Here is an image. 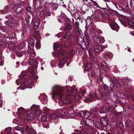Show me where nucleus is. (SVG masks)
Instances as JSON below:
<instances>
[{
  "instance_id": "obj_1",
  "label": "nucleus",
  "mask_w": 134,
  "mask_h": 134,
  "mask_svg": "<svg viewBox=\"0 0 134 134\" xmlns=\"http://www.w3.org/2000/svg\"><path fill=\"white\" fill-rule=\"evenodd\" d=\"M77 91L76 86L73 85L71 88L69 86L62 87L58 85L54 86L52 88V98L54 103H58L62 106L63 104H67L71 102L72 92L76 93Z\"/></svg>"
},
{
  "instance_id": "obj_2",
  "label": "nucleus",
  "mask_w": 134,
  "mask_h": 134,
  "mask_svg": "<svg viewBox=\"0 0 134 134\" xmlns=\"http://www.w3.org/2000/svg\"><path fill=\"white\" fill-rule=\"evenodd\" d=\"M75 103H73L70 106L58 109L56 111L55 113H53V111L49 115L50 118L52 120L59 117L63 118L65 116L73 118L76 115L74 110L75 106Z\"/></svg>"
},
{
  "instance_id": "obj_3",
  "label": "nucleus",
  "mask_w": 134,
  "mask_h": 134,
  "mask_svg": "<svg viewBox=\"0 0 134 134\" xmlns=\"http://www.w3.org/2000/svg\"><path fill=\"white\" fill-rule=\"evenodd\" d=\"M77 41L80 46L78 50V54L81 55L84 51L83 48L86 47L88 51L90 60L92 62H94L96 55L94 52L92 51V49L90 45L91 42L88 38L86 37V39L84 41L82 38L79 37L77 39Z\"/></svg>"
},
{
  "instance_id": "obj_4",
  "label": "nucleus",
  "mask_w": 134,
  "mask_h": 134,
  "mask_svg": "<svg viewBox=\"0 0 134 134\" xmlns=\"http://www.w3.org/2000/svg\"><path fill=\"white\" fill-rule=\"evenodd\" d=\"M21 4H16L14 5H9L5 7L3 9L0 10V14H5L7 13L8 12L11 11L13 9H15L16 13L17 14H21L23 11V9L21 7V5H23L24 3L23 1H21Z\"/></svg>"
},
{
  "instance_id": "obj_5",
  "label": "nucleus",
  "mask_w": 134,
  "mask_h": 134,
  "mask_svg": "<svg viewBox=\"0 0 134 134\" xmlns=\"http://www.w3.org/2000/svg\"><path fill=\"white\" fill-rule=\"evenodd\" d=\"M27 77V76L26 73H24L22 74L21 79H18L16 80L15 82L17 85L18 86L20 84V85L19 88H18V89H21L22 90H23L26 88H24L25 86V82L24 80Z\"/></svg>"
},
{
  "instance_id": "obj_6",
  "label": "nucleus",
  "mask_w": 134,
  "mask_h": 134,
  "mask_svg": "<svg viewBox=\"0 0 134 134\" xmlns=\"http://www.w3.org/2000/svg\"><path fill=\"white\" fill-rule=\"evenodd\" d=\"M36 55L34 49L33 48L31 47L30 46L28 45V49L27 51V53L25 54V58L27 60H30L31 57H35Z\"/></svg>"
},
{
  "instance_id": "obj_7",
  "label": "nucleus",
  "mask_w": 134,
  "mask_h": 134,
  "mask_svg": "<svg viewBox=\"0 0 134 134\" xmlns=\"http://www.w3.org/2000/svg\"><path fill=\"white\" fill-rule=\"evenodd\" d=\"M119 104H120L123 107V111L127 113H128L130 109L134 110V104H133L121 103V102H119Z\"/></svg>"
},
{
  "instance_id": "obj_8",
  "label": "nucleus",
  "mask_w": 134,
  "mask_h": 134,
  "mask_svg": "<svg viewBox=\"0 0 134 134\" xmlns=\"http://www.w3.org/2000/svg\"><path fill=\"white\" fill-rule=\"evenodd\" d=\"M120 80H117L113 77L110 78V82H111L110 85V87L111 88L113 87H114L115 86H116L121 88H122L124 86V84L122 82H120Z\"/></svg>"
},
{
  "instance_id": "obj_9",
  "label": "nucleus",
  "mask_w": 134,
  "mask_h": 134,
  "mask_svg": "<svg viewBox=\"0 0 134 134\" xmlns=\"http://www.w3.org/2000/svg\"><path fill=\"white\" fill-rule=\"evenodd\" d=\"M25 127V128L23 131V134H36V131L31 127L30 124H26Z\"/></svg>"
},
{
  "instance_id": "obj_10",
  "label": "nucleus",
  "mask_w": 134,
  "mask_h": 134,
  "mask_svg": "<svg viewBox=\"0 0 134 134\" xmlns=\"http://www.w3.org/2000/svg\"><path fill=\"white\" fill-rule=\"evenodd\" d=\"M83 64L86 65L85 69L87 71H90L92 68L91 64L90 63L88 58L86 57L84 58L83 60Z\"/></svg>"
},
{
  "instance_id": "obj_11",
  "label": "nucleus",
  "mask_w": 134,
  "mask_h": 134,
  "mask_svg": "<svg viewBox=\"0 0 134 134\" xmlns=\"http://www.w3.org/2000/svg\"><path fill=\"white\" fill-rule=\"evenodd\" d=\"M30 110L34 112L37 116H39L41 113L40 110L36 105L35 104L33 105L31 107Z\"/></svg>"
},
{
  "instance_id": "obj_12",
  "label": "nucleus",
  "mask_w": 134,
  "mask_h": 134,
  "mask_svg": "<svg viewBox=\"0 0 134 134\" xmlns=\"http://www.w3.org/2000/svg\"><path fill=\"white\" fill-rule=\"evenodd\" d=\"M113 54L110 52L104 53L103 54V57L105 60L110 59L113 57Z\"/></svg>"
},
{
  "instance_id": "obj_13",
  "label": "nucleus",
  "mask_w": 134,
  "mask_h": 134,
  "mask_svg": "<svg viewBox=\"0 0 134 134\" xmlns=\"http://www.w3.org/2000/svg\"><path fill=\"white\" fill-rule=\"evenodd\" d=\"M85 4H87V3L89 5H92L93 6H95L97 7H98L99 5L97 3L93 0H82Z\"/></svg>"
},
{
  "instance_id": "obj_14",
  "label": "nucleus",
  "mask_w": 134,
  "mask_h": 134,
  "mask_svg": "<svg viewBox=\"0 0 134 134\" xmlns=\"http://www.w3.org/2000/svg\"><path fill=\"white\" fill-rule=\"evenodd\" d=\"M13 34H8L7 36H4L3 38V41L7 42L11 41L13 38Z\"/></svg>"
},
{
  "instance_id": "obj_15",
  "label": "nucleus",
  "mask_w": 134,
  "mask_h": 134,
  "mask_svg": "<svg viewBox=\"0 0 134 134\" xmlns=\"http://www.w3.org/2000/svg\"><path fill=\"white\" fill-rule=\"evenodd\" d=\"M39 98L41 102L45 104H47V96L44 94H40L39 96Z\"/></svg>"
},
{
  "instance_id": "obj_16",
  "label": "nucleus",
  "mask_w": 134,
  "mask_h": 134,
  "mask_svg": "<svg viewBox=\"0 0 134 134\" xmlns=\"http://www.w3.org/2000/svg\"><path fill=\"white\" fill-rule=\"evenodd\" d=\"M101 68L103 70L106 72L109 70L110 67L107 64L104 62H102L101 63Z\"/></svg>"
},
{
  "instance_id": "obj_17",
  "label": "nucleus",
  "mask_w": 134,
  "mask_h": 134,
  "mask_svg": "<svg viewBox=\"0 0 134 134\" xmlns=\"http://www.w3.org/2000/svg\"><path fill=\"white\" fill-rule=\"evenodd\" d=\"M45 115H44V116H42L41 118V119L42 121H44L42 125L43 126L44 128L47 129L49 128V126L48 123L46 122L47 119Z\"/></svg>"
},
{
  "instance_id": "obj_18",
  "label": "nucleus",
  "mask_w": 134,
  "mask_h": 134,
  "mask_svg": "<svg viewBox=\"0 0 134 134\" xmlns=\"http://www.w3.org/2000/svg\"><path fill=\"white\" fill-rule=\"evenodd\" d=\"M79 115L82 118H87L90 115L88 112L86 110L81 111L79 113Z\"/></svg>"
},
{
  "instance_id": "obj_19",
  "label": "nucleus",
  "mask_w": 134,
  "mask_h": 134,
  "mask_svg": "<svg viewBox=\"0 0 134 134\" xmlns=\"http://www.w3.org/2000/svg\"><path fill=\"white\" fill-rule=\"evenodd\" d=\"M110 26L111 29L114 30L118 32L119 29V27L115 22H112L110 24Z\"/></svg>"
},
{
  "instance_id": "obj_20",
  "label": "nucleus",
  "mask_w": 134,
  "mask_h": 134,
  "mask_svg": "<svg viewBox=\"0 0 134 134\" xmlns=\"http://www.w3.org/2000/svg\"><path fill=\"white\" fill-rule=\"evenodd\" d=\"M93 41L96 43L99 44L100 43L101 39L98 34L95 35L92 37Z\"/></svg>"
},
{
  "instance_id": "obj_21",
  "label": "nucleus",
  "mask_w": 134,
  "mask_h": 134,
  "mask_svg": "<svg viewBox=\"0 0 134 134\" xmlns=\"http://www.w3.org/2000/svg\"><path fill=\"white\" fill-rule=\"evenodd\" d=\"M67 58V57H66L64 58L61 60L58 63V65L59 68H62L63 65L65 64L66 62Z\"/></svg>"
},
{
  "instance_id": "obj_22",
  "label": "nucleus",
  "mask_w": 134,
  "mask_h": 134,
  "mask_svg": "<svg viewBox=\"0 0 134 134\" xmlns=\"http://www.w3.org/2000/svg\"><path fill=\"white\" fill-rule=\"evenodd\" d=\"M74 32L77 34V35H82L83 36V35H84L86 37V38L87 37L86 35V34H83L82 30H81L79 27H75V29L74 30Z\"/></svg>"
},
{
  "instance_id": "obj_23",
  "label": "nucleus",
  "mask_w": 134,
  "mask_h": 134,
  "mask_svg": "<svg viewBox=\"0 0 134 134\" xmlns=\"http://www.w3.org/2000/svg\"><path fill=\"white\" fill-rule=\"evenodd\" d=\"M5 18L8 19H10L13 20H17L18 18L13 15L12 12L10 13V14L7 16H5Z\"/></svg>"
},
{
  "instance_id": "obj_24",
  "label": "nucleus",
  "mask_w": 134,
  "mask_h": 134,
  "mask_svg": "<svg viewBox=\"0 0 134 134\" xmlns=\"http://www.w3.org/2000/svg\"><path fill=\"white\" fill-rule=\"evenodd\" d=\"M100 123L102 126H104L108 123V119L105 117H104L100 119Z\"/></svg>"
},
{
  "instance_id": "obj_25",
  "label": "nucleus",
  "mask_w": 134,
  "mask_h": 134,
  "mask_svg": "<svg viewBox=\"0 0 134 134\" xmlns=\"http://www.w3.org/2000/svg\"><path fill=\"white\" fill-rule=\"evenodd\" d=\"M62 46V44L61 43L57 42L53 44V47L54 49H57L59 50L58 49L61 48Z\"/></svg>"
},
{
  "instance_id": "obj_26",
  "label": "nucleus",
  "mask_w": 134,
  "mask_h": 134,
  "mask_svg": "<svg viewBox=\"0 0 134 134\" xmlns=\"http://www.w3.org/2000/svg\"><path fill=\"white\" fill-rule=\"evenodd\" d=\"M25 112V110L22 107H21L18 109V114H19V115L20 117H21L22 114Z\"/></svg>"
},
{
  "instance_id": "obj_27",
  "label": "nucleus",
  "mask_w": 134,
  "mask_h": 134,
  "mask_svg": "<svg viewBox=\"0 0 134 134\" xmlns=\"http://www.w3.org/2000/svg\"><path fill=\"white\" fill-rule=\"evenodd\" d=\"M81 126L80 127H82L83 129H85L88 127L86 120H82L80 122Z\"/></svg>"
},
{
  "instance_id": "obj_28",
  "label": "nucleus",
  "mask_w": 134,
  "mask_h": 134,
  "mask_svg": "<svg viewBox=\"0 0 134 134\" xmlns=\"http://www.w3.org/2000/svg\"><path fill=\"white\" fill-rule=\"evenodd\" d=\"M94 48L95 52L97 53H100L102 50V47L99 45L95 46Z\"/></svg>"
},
{
  "instance_id": "obj_29",
  "label": "nucleus",
  "mask_w": 134,
  "mask_h": 134,
  "mask_svg": "<svg viewBox=\"0 0 134 134\" xmlns=\"http://www.w3.org/2000/svg\"><path fill=\"white\" fill-rule=\"evenodd\" d=\"M65 51L62 50L59 51L58 53H55L53 55L54 57H58L59 55H65Z\"/></svg>"
},
{
  "instance_id": "obj_30",
  "label": "nucleus",
  "mask_w": 134,
  "mask_h": 134,
  "mask_svg": "<svg viewBox=\"0 0 134 134\" xmlns=\"http://www.w3.org/2000/svg\"><path fill=\"white\" fill-rule=\"evenodd\" d=\"M28 119L30 120H32L35 118V115L33 113L27 114V115Z\"/></svg>"
},
{
  "instance_id": "obj_31",
  "label": "nucleus",
  "mask_w": 134,
  "mask_h": 134,
  "mask_svg": "<svg viewBox=\"0 0 134 134\" xmlns=\"http://www.w3.org/2000/svg\"><path fill=\"white\" fill-rule=\"evenodd\" d=\"M125 125L127 127H131L132 126V122L129 119H127L125 122Z\"/></svg>"
},
{
  "instance_id": "obj_32",
  "label": "nucleus",
  "mask_w": 134,
  "mask_h": 134,
  "mask_svg": "<svg viewBox=\"0 0 134 134\" xmlns=\"http://www.w3.org/2000/svg\"><path fill=\"white\" fill-rule=\"evenodd\" d=\"M53 110H50L47 108H45L43 109V113L45 115H49L51 113H52Z\"/></svg>"
},
{
  "instance_id": "obj_33",
  "label": "nucleus",
  "mask_w": 134,
  "mask_h": 134,
  "mask_svg": "<svg viewBox=\"0 0 134 134\" xmlns=\"http://www.w3.org/2000/svg\"><path fill=\"white\" fill-rule=\"evenodd\" d=\"M5 24L6 25H8L12 28H13L14 27V26L13 22L10 20L5 21Z\"/></svg>"
},
{
  "instance_id": "obj_34",
  "label": "nucleus",
  "mask_w": 134,
  "mask_h": 134,
  "mask_svg": "<svg viewBox=\"0 0 134 134\" xmlns=\"http://www.w3.org/2000/svg\"><path fill=\"white\" fill-rule=\"evenodd\" d=\"M5 24L6 25H8L12 28H13L14 27V26L13 22L10 20L5 21Z\"/></svg>"
},
{
  "instance_id": "obj_35",
  "label": "nucleus",
  "mask_w": 134,
  "mask_h": 134,
  "mask_svg": "<svg viewBox=\"0 0 134 134\" xmlns=\"http://www.w3.org/2000/svg\"><path fill=\"white\" fill-rule=\"evenodd\" d=\"M89 99L90 101H92L93 99H94L97 98V96L96 93H92L89 96Z\"/></svg>"
},
{
  "instance_id": "obj_36",
  "label": "nucleus",
  "mask_w": 134,
  "mask_h": 134,
  "mask_svg": "<svg viewBox=\"0 0 134 134\" xmlns=\"http://www.w3.org/2000/svg\"><path fill=\"white\" fill-rule=\"evenodd\" d=\"M86 122H87V123L88 127V126H90L91 127L94 126V122L92 120L87 119L86 120Z\"/></svg>"
},
{
  "instance_id": "obj_37",
  "label": "nucleus",
  "mask_w": 134,
  "mask_h": 134,
  "mask_svg": "<svg viewBox=\"0 0 134 134\" xmlns=\"http://www.w3.org/2000/svg\"><path fill=\"white\" fill-rule=\"evenodd\" d=\"M72 34L70 32H68L65 33L64 35V38L66 39L70 38L72 36Z\"/></svg>"
},
{
  "instance_id": "obj_38",
  "label": "nucleus",
  "mask_w": 134,
  "mask_h": 134,
  "mask_svg": "<svg viewBox=\"0 0 134 134\" xmlns=\"http://www.w3.org/2000/svg\"><path fill=\"white\" fill-rule=\"evenodd\" d=\"M124 13L125 14H126L127 15H124V16L128 19H129L130 17H131L133 15L132 13L130 11H126L124 12Z\"/></svg>"
},
{
  "instance_id": "obj_39",
  "label": "nucleus",
  "mask_w": 134,
  "mask_h": 134,
  "mask_svg": "<svg viewBox=\"0 0 134 134\" xmlns=\"http://www.w3.org/2000/svg\"><path fill=\"white\" fill-rule=\"evenodd\" d=\"M107 15V16L104 18V21H102V22L104 23H109L110 22L111 19L109 16Z\"/></svg>"
},
{
  "instance_id": "obj_40",
  "label": "nucleus",
  "mask_w": 134,
  "mask_h": 134,
  "mask_svg": "<svg viewBox=\"0 0 134 134\" xmlns=\"http://www.w3.org/2000/svg\"><path fill=\"white\" fill-rule=\"evenodd\" d=\"M85 22L86 23L85 28L87 29V28L91 25L92 21L90 19H87L85 20Z\"/></svg>"
},
{
  "instance_id": "obj_41",
  "label": "nucleus",
  "mask_w": 134,
  "mask_h": 134,
  "mask_svg": "<svg viewBox=\"0 0 134 134\" xmlns=\"http://www.w3.org/2000/svg\"><path fill=\"white\" fill-rule=\"evenodd\" d=\"M72 28L71 25L69 24H68L66 25L64 28V30L65 31H68L70 30Z\"/></svg>"
},
{
  "instance_id": "obj_42",
  "label": "nucleus",
  "mask_w": 134,
  "mask_h": 134,
  "mask_svg": "<svg viewBox=\"0 0 134 134\" xmlns=\"http://www.w3.org/2000/svg\"><path fill=\"white\" fill-rule=\"evenodd\" d=\"M113 105V106H112L111 105H110L108 107V110L109 112H112L114 109L115 107V106H117L118 105L117 104H115V105Z\"/></svg>"
},
{
  "instance_id": "obj_43",
  "label": "nucleus",
  "mask_w": 134,
  "mask_h": 134,
  "mask_svg": "<svg viewBox=\"0 0 134 134\" xmlns=\"http://www.w3.org/2000/svg\"><path fill=\"white\" fill-rule=\"evenodd\" d=\"M32 80H31V79L28 80L27 81V84H26V85L27 86H31V87H25H25H24V88H28L31 89L32 88V83L31 82V81ZM25 89H26V88Z\"/></svg>"
},
{
  "instance_id": "obj_44",
  "label": "nucleus",
  "mask_w": 134,
  "mask_h": 134,
  "mask_svg": "<svg viewBox=\"0 0 134 134\" xmlns=\"http://www.w3.org/2000/svg\"><path fill=\"white\" fill-rule=\"evenodd\" d=\"M107 110V108L106 107H102L100 109L99 111V113L100 114L104 113H105Z\"/></svg>"
},
{
  "instance_id": "obj_45",
  "label": "nucleus",
  "mask_w": 134,
  "mask_h": 134,
  "mask_svg": "<svg viewBox=\"0 0 134 134\" xmlns=\"http://www.w3.org/2000/svg\"><path fill=\"white\" fill-rule=\"evenodd\" d=\"M23 127L24 126L23 125H19L15 127V128L14 129V130L18 131H21L22 129H23Z\"/></svg>"
},
{
  "instance_id": "obj_46",
  "label": "nucleus",
  "mask_w": 134,
  "mask_h": 134,
  "mask_svg": "<svg viewBox=\"0 0 134 134\" xmlns=\"http://www.w3.org/2000/svg\"><path fill=\"white\" fill-rule=\"evenodd\" d=\"M1 29L2 31L5 33H8L9 31V29L7 27H2Z\"/></svg>"
},
{
  "instance_id": "obj_47",
  "label": "nucleus",
  "mask_w": 134,
  "mask_h": 134,
  "mask_svg": "<svg viewBox=\"0 0 134 134\" xmlns=\"http://www.w3.org/2000/svg\"><path fill=\"white\" fill-rule=\"evenodd\" d=\"M25 46V44L24 43H22L19 45L17 46L18 49L21 50L23 49Z\"/></svg>"
},
{
  "instance_id": "obj_48",
  "label": "nucleus",
  "mask_w": 134,
  "mask_h": 134,
  "mask_svg": "<svg viewBox=\"0 0 134 134\" xmlns=\"http://www.w3.org/2000/svg\"><path fill=\"white\" fill-rule=\"evenodd\" d=\"M127 22L128 24L131 27H134V23L129 20H127Z\"/></svg>"
},
{
  "instance_id": "obj_49",
  "label": "nucleus",
  "mask_w": 134,
  "mask_h": 134,
  "mask_svg": "<svg viewBox=\"0 0 134 134\" xmlns=\"http://www.w3.org/2000/svg\"><path fill=\"white\" fill-rule=\"evenodd\" d=\"M36 47L37 49H39L41 48V43L39 40H38L36 42Z\"/></svg>"
},
{
  "instance_id": "obj_50",
  "label": "nucleus",
  "mask_w": 134,
  "mask_h": 134,
  "mask_svg": "<svg viewBox=\"0 0 134 134\" xmlns=\"http://www.w3.org/2000/svg\"><path fill=\"white\" fill-rule=\"evenodd\" d=\"M8 47L10 50H12L15 48L14 44L13 43H11L9 45Z\"/></svg>"
},
{
  "instance_id": "obj_51",
  "label": "nucleus",
  "mask_w": 134,
  "mask_h": 134,
  "mask_svg": "<svg viewBox=\"0 0 134 134\" xmlns=\"http://www.w3.org/2000/svg\"><path fill=\"white\" fill-rule=\"evenodd\" d=\"M80 92H79L80 93L81 95L84 96L86 93L85 90L82 88H81L80 89Z\"/></svg>"
},
{
  "instance_id": "obj_52",
  "label": "nucleus",
  "mask_w": 134,
  "mask_h": 134,
  "mask_svg": "<svg viewBox=\"0 0 134 134\" xmlns=\"http://www.w3.org/2000/svg\"><path fill=\"white\" fill-rule=\"evenodd\" d=\"M5 131L6 133L7 134H10L11 132V129L10 127L7 128L5 129Z\"/></svg>"
},
{
  "instance_id": "obj_53",
  "label": "nucleus",
  "mask_w": 134,
  "mask_h": 134,
  "mask_svg": "<svg viewBox=\"0 0 134 134\" xmlns=\"http://www.w3.org/2000/svg\"><path fill=\"white\" fill-rule=\"evenodd\" d=\"M34 40L33 39H30V40L29 43L31 45V48L32 47L34 48ZM33 48L34 49V48Z\"/></svg>"
},
{
  "instance_id": "obj_54",
  "label": "nucleus",
  "mask_w": 134,
  "mask_h": 134,
  "mask_svg": "<svg viewBox=\"0 0 134 134\" xmlns=\"http://www.w3.org/2000/svg\"><path fill=\"white\" fill-rule=\"evenodd\" d=\"M40 3L39 1H37L36 2L35 4V8H38L40 7Z\"/></svg>"
},
{
  "instance_id": "obj_55",
  "label": "nucleus",
  "mask_w": 134,
  "mask_h": 134,
  "mask_svg": "<svg viewBox=\"0 0 134 134\" xmlns=\"http://www.w3.org/2000/svg\"><path fill=\"white\" fill-rule=\"evenodd\" d=\"M130 4L132 8L134 9V0H131Z\"/></svg>"
},
{
  "instance_id": "obj_56",
  "label": "nucleus",
  "mask_w": 134,
  "mask_h": 134,
  "mask_svg": "<svg viewBox=\"0 0 134 134\" xmlns=\"http://www.w3.org/2000/svg\"><path fill=\"white\" fill-rule=\"evenodd\" d=\"M44 15V10H42L40 13L39 16L41 18L43 17Z\"/></svg>"
},
{
  "instance_id": "obj_57",
  "label": "nucleus",
  "mask_w": 134,
  "mask_h": 134,
  "mask_svg": "<svg viewBox=\"0 0 134 134\" xmlns=\"http://www.w3.org/2000/svg\"><path fill=\"white\" fill-rule=\"evenodd\" d=\"M34 38L35 39H40L41 38V37L40 35V34L38 33H37V34H35V36L34 37Z\"/></svg>"
},
{
  "instance_id": "obj_58",
  "label": "nucleus",
  "mask_w": 134,
  "mask_h": 134,
  "mask_svg": "<svg viewBox=\"0 0 134 134\" xmlns=\"http://www.w3.org/2000/svg\"><path fill=\"white\" fill-rule=\"evenodd\" d=\"M118 126L120 128L122 129H124V125L122 122H119L118 124Z\"/></svg>"
},
{
  "instance_id": "obj_59",
  "label": "nucleus",
  "mask_w": 134,
  "mask_h": 134,
  "mask_svg": "<svg viewBox=\"0 0 134 134\" xmlns=\"http://www.w3.org/2000/svg\"><path fill=\"white\" fill-rule=\"evenodd\" d=\"M29 23V21L28 19H25L24 20V26H27L28 25Z\"/></svg>"
},
{
  "instance_id": "obj_60",
  "label": "nucleus",
  "mask_w": 134,
  "mask_h": 134,
  "mask_svg": "<svg viewBox=\"0 0 134 134\" xmlns=\"http://www.w3.org/2000/svg\"><path fill=\"white\" fill-rule=\"evenodd\" d=\"M98 111V109L96 108H92L91 110V112L92 114H94L95 112H97Z\"/></svg>"
},
{
  "instance_id": "obj_61",
  "label": "nucleus",
  "mask_w": 134,
  "mask_h": 134,
  "mask_svg": "<svg viewBox=\"0 0 134 134\" xmlns=\"http://www.w3.org/2000/svg\"><path fill=\"white\" fill-rule=\"evenodd\" d=\"M42 59L40 58L39 57H37V58L34 59L35 62L36 64H38V62L37 60H40V61H42Z\"/></svg>"
},
{
  "instance_id": "obj_62",
  "label": "nucleus",
  "mask_w": 134,
  "mask_h": 134,
  "mask_svg": "<svg viewBox=\"0 0 134 134\" xmlns=\"http://www.w3.org/2000/svg\"><path fill=\"white\" fill-rule=\"evenodd\" d=\"M70 44V41H66L65 43V47H67Z\"/></svg>"
},
{
  "instance_id": "obj_63",
  "label": "nucleus",
  "mask_w": 134,
  "mask_h": 134,
  "mask_svg": "<svg viewBox=\"0 0 134 134\" xmlns=\"http://www.w3.org/2000/svg\"><path fill=\"white\" fill-rule=\"evenodd\" d=\"M52 8L53 9L55 10L58 8V5L57 4H53Z\"/></svg>"
},
{
  "instance_id": "obj_64",
  "label": "nucleus",
  "mask_w": 134,
  "mask_h": 134,
  "mask_svg": "<svg viewBox=\"0 0 134 134\" xmlns=\"http://www.w3.org/2000/svg\"><path fill=\"white\" fill-rule=\"evenodd\" d=\"M74 53V51L73 50L70 51L69 52V54L70 57H72Z\"/></svg>"
}]
</instances>
